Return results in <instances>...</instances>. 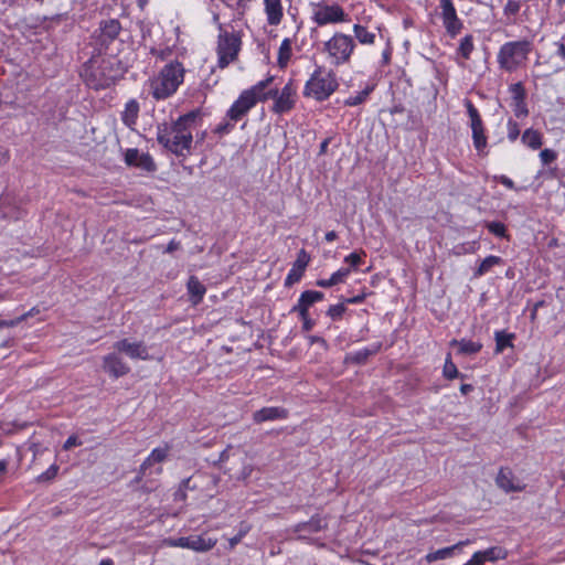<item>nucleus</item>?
<instances>
[{
	"mask_svg": "<svg viewBox=\"0 0 565 565\" xmlns=\"http://www.w3.org/2000/svg\"><path fill=\"white\" fill-rule=\"evenodd\" d=\"M201 121V110L194 109L171 122L157 126V141L167 151L177 157H188L193 149V131Z\"/></svg>",
	"mask_w": 565,
	"mask_h": 565,
	"instance_id": "f257e3e1",
	"label": "nucleus"
},
{
	"mask_svg": "<svg viewBox=\"0 0 565 565\" xmlns=\"http://www.w3.org/2000/svg\"><path fill=\"white\" fill-rule=\"evenodd\" d=\"M184 68L181 63L167 64L159 75L150 83L151 94L154 99H166L172 96L183 83Z\"/></svg>",
	"mask_w": 565,
	"mask_h": 565,
	"instance_id": "f03ea898",
	"label": "nucleus"
},
{
	"mask_svg": "<svg viewBox=\"0 0 565 565\" xmlns=\"http://www.w3.org/2000/svg\"><path fill=\"white\" fill-rule=\"evenodd\" d=\"M338 79L331 70L317 66L303 88V96L318 102L328 99L338 88Z\"/></svg>",
	"mask_w": 565,
	"mask_h": 565,
	"instance_id": "7ed1b4c3",
	"label": "nucleus"
},
{
	"mask_svg": "<svg viewBox=\"0 0 565 565\" xmlns=\"http://www.w3.org/2000/svg\"><path fill=\"white\" fill-rule=\"evenodd\" d=\"M273 82V77L259 81L257 84L241 93L238 98L227 110V117L233 121L242 119L259 100L268 98L267 87Z\"/></svg>",
	"mask_w": 565,
	"mask_h": 565,
	"instance_id": "20e7f679",
	"label": "nucleus"
},
{
	"mask_svg": "<svg viewBox=\"0 0 565 565\" xmlns=\"http://www.w3.org/2000/svg\"><path fill=\"white\" fill-rule=\"evenodd\" d=\"M532 50L533 44L529 40L507 42L498 52V64L507 72H514L526 63Z\"/></svg>",
	"mask_w": 565,
	"mask_h": 565,
	"instance_id": "39448f33",
	"label": "nucleus"
},
{
	"mask_svg": "<svg viewBox=\"0 0 565 565\" xmlns=\"http://www.w3.org/2000/svg\"><path fill=\"white\" fill-rule=\"evenodd\" d=\"M354 49L353 38L341 32H335L323 45V52L327 54L330 64L335 66L348 63Z\"/></svg>",
	"mask_w": 565,
	"mask_h": 565,
	"instance_id": "423d86ee",
	"label": "nucleus"
},
{
	"mask_svg": "<svg viewBox=\"0 0 565 565\" xmlns=\"http://www.w3.org/2000/svg\"><path fill=\"white\" fill-rule=\"evenodd\" d=\"M242 47L241 35L235 31H227L220 26L217 36V66L220 68L227 67L231 63L237 60L238 53Z\"/></svg>",
	"mask_w": 565,
	"mask_h": 565,
	"instance_id": "0eeeda50",
	"label": "nucleus"
},
{
	"mask_svg": "<svg viewBox=\"0 0 565 565\" xmlns=\"http://www.w3.org/2000/svg\"><path fill=\"white\" fill-rule=\"evenodd\" d=\"M311 19L319 26L349 21V17L342 7L337 3L327 4L323 2L313 4Z\"/></svg>",
	"mask_w": 565,
	"mask_h": 565,
	"instance_id": "6e6552de",
	"label": "nucleus"
},
{
	"mask_svg": "<svg viewBox=\"0 0 565 565\" xmlns=\"http://www.w3.org/2000/svg\"><path fill=\"white\" fill-rule=\"evenodd\" d=\"M124 162L129 168L138 169L143 173H154L157 163L149 152L139 151L137 148H128L124 151Z\"/></svg>",
	"mask_w": 565,
	"mask_h": 565,
	"instance_id": "1a4fd4ad",
	"label": "nucleus"
},
{
	"mask_svg": "<svg viewBox=\"0 0 565 565\" xmlns=\"http://www.w3.org/2000/svg\"><path fill=\"white\" fill-rule=\"evenodd\" d=\"M268 98H275L273 110L277 114H284L291 110L296 104L297 88L294 83L288 82L280 93L277 90H266Z\"/></svg>",
	"mask_w": 565,
	"mask_h": 565,
	"instance_id": "9d476101",
	"label": "nucleus"
},
{
	"mask_svg": "<svg viewBox=\"0 0 565 565\" xmlns=\"http://www.w3.org/2000/svg\"><path fill=\"white\" fill-rule=\"evenodd\" d=\"M168 454L169 448L167 446L154 448L141 463L137 477L138 481H140L143 477L160 475L162 472L161 463L167 459Z\"/></svg>",
	"mask_w": 565,
	"mask_h": 565,
	"instance_id": "9b49d317",
	"label": "nucleus"
},
{
	"mask_svg": "<svg viewBox=\"0 0 565 565\" xmlns=\"http://www.w3.org/2000/svg\"><path fill=\"white\" fill-rule=\"evenodd\" d=\"M168 544L174 547L190 548L196 552H205L214 547L216 541L206 539L201 535H191L179 539H170Z\"/></svg>",
	"mask_w": 565,
	"mask_h": 565,
	"instance_id": "f8f14e48",
	"label": "nucleus"
},
{
	"mask_svg": "<svg viewBox=\"0 0 565 565\" xmlns=\"http://www.w3.org/2000/svg\"><path fill=\"white\" fill-rule=\"evenodd\" d=\"M441 18L447 33L454 38L460 33L462 22L459 20L451 0H440Z\"/></svg>",
	"mask_w": 565,
	"mask_h": 565,
	"instance_id": "ddd939ff",
	"label": "nucleus"
},
{
	"mask_svg": "<svg viewBox=\"0 0 565 565\" xmlns=\"http://www.w3.org/2000/svg\"><path fill=\"white\" fill-rule=\"evenodd\" d=\"M97 62L90 60L85 64L82 76L89 88L99 90L106 86V76L104 71L96 66Z\"/></svg>",
	"mask_w": 565,
	"mask_h": 565,
	"instance_id": "4468645a",
	"label": "nucleus"
},
{
	"mask_svg": "<svg viewBox=\"0 0 565 565\" xmlns=\"http://www.w3.org/2000/svg\"><path fill=\"white\" fill-rule=\"evenodd\" d=\"M116 350L120 353H125L131 359L148 360L149 353L147 347L142 342H131L124 339L116 343Z\"/></svg>",
	"mask_w": 565,
	"mask_h": 565,
	"instance_id": "2eb2a0df",
	"label": "nucleus"
},
{
	"mask_svg": "<svg viewBox=\"0 0 565 565\" xmlns=\"http://www.w3.org/2000/svg\"><path fill=\"white\" fill-rule=\"evenodd\" d=\"M323 298L324 295L321 291L306 290L300 295L298 302L292 307L291 312L308 313L309 308L313 303L321 301Z\"/></svg>",
	"mask_w": 565,
	"mask_h": 565,
	"instance_id": "dca6fc26",
	"label": "nucleus"
},
{
	"mask_svg": "<svg viewBox=\"0 0 565 565\" xmlns=\"http://www.w3.org/2000/svg\"><path fill=\"white\" fill-rule=\"evenodd\" d=\"M309 263V256L305 252V249H301L298 254L297 260L294 263L292 268L289 270L286 279H285V286H291L295 282L299 281L302 277V274Z\"/></svg>",
	"mask_w": 565,
	"mask_h": 565,
	"instance_id": "f3484780",
	"label": "nucleus"
},
{
	"mask_svg": "<svg viewBox=\"0 0 565 565\" xmlns=\"http://www.w3.org/2000/svg\"><path fill=\"white\" fill-rule=\"evenodd\" d=\"M287 411L282 407H264L253 414L255 423L287 418Z\"/></svg>",
	"mask_w": 565,
	"mask_h": 565,
	"instance_id": "a211bd4d",
	"label": "nucleus"
},
{
	"mask_svg": "<svg viewBox=\"0 0 565 565\" xmlns=\"http://www.w3.org/2000/svg\"><path fill=\"white\" fill-rule=\"evenodd\" d=\"M265 13L269 25H278L284 17L280 0H264Z\"/></svg>",
	"mask_w": 565,
	"mask_h": 565,
	"instance_id": "6ab92c4d",
	"label": "nucleus"
},
{
	"mask_svg": "<svg viewBox=\"0 0 565 565\" xmlns=\"http://www.w3.org/2000/svg\"><path fill=\"white\" fill-rule=\"evenodd\" d=\"M327 526V523L323 519L319 516L311 518L308 522L299 523L295 527V532L299 533V537L305 539L302 533H316L321 531Z\"/></svg>",
	"mask_w": 565,
	"mask_h": 565,
	"instance_id": "aec40b11",
	"label": "nucleus"
},
{
	"mask_svg": "<svg viewBox=\"0 0 565 565\" xmlns=\"http://www.w3.org/2000/svg\"><path fill=\"white\" fill-rule=\"evenodd\" d=\"M469 541H461L452 546L444 547L434 552L428 553L425 558L428 563H434L439 559H446L454 555V552L461 546L468 544Z\"/></svg>",
	"mask_w": 565,
	"mask_h": 565,
	"instance_id": "412c9836",
	"label": "nucleus"
},
{
	"mask_svg": "<svg viewBox=\"0 0 565 565\" xmlns=\"http://www.w3.org/2000/svg\"><path fill=\"white\" fill-rule=\"evenodd\" d=\"M186 287L191 301L194 305H198L205 295L206 289L204 285L195 276H191L189 278Z\"/></svg>",
	"mask_w": 565,
	"mask_h": 565,
	"instance_id": "4be33fe9",
	"label": "nucleus"
},
{
	"mask_svg": "<svg viewBox=\"0 0 565 565\" xmlns=\"http://www.w3.org/2000/svg\"><path fill=\"white\" fill-rule=\"evenodd\" d=\"M482 564L486 562H497L499 559H504L508 556V552L500 546H492L484 551L477 552Z\"/></svg>",
	"mask_w": 565,
	"mask_h": 565,
	"instance_id": "5701e85b",
	"label": "nucleus"
},
{
	"mask_svg": "<svg viewBox=\"0 0 565 565\" xmlns=\"http://www.w3.org/2000/svg\"><path fill=\"white\" fill-rule=\"evenodd\" d=\"M138 114L139 105L136 100L131 99L125 105V109L121 113V120L127 127L132 128L137 121Z\"/></svg>",
	"mask_w": 565,
	"mask_h": 565,
	"instance_id": "b1692460",
	"label": "nucleus"
},
{
	"mask_svg": "<svg viewBox=\"0 0 565 565\" xmlns=\"http://www.w3.org/2000/svg\"><path fill=\"white\" fill-rule=\"evenodd\" d=\"M497 484L505 492L518 491L521 488L514 483L512 472L508 469H501L497 476Z\"/></svg>",
	"mask_w": 565,
	"mask_h": 565,
	"instance_id": "393cba45",
	"label": "nucleus"
},
{
	"mask_svg": "<svg viewBox=\"0 0 565 565\" xmlns=\"http://www.w3.org/2000/svg\"><path fill=\"white\" fill-rule=\"evenodd\" d=\"M452 347L458 348V352L461 354H476L478 353L482 345L479 342H475L471 340H452L450 343Z\"/></svg>",
	"mask_w": 565,
	"mask_h": 565,
	"instance_id": "a878e982",
	"label": "nucleus"
},
{
	"mask_svg": "<svg viewBox=\"0 0 565 565\" xmlns=\"http://www.w3.org/2000/svg\"><path fill=\"white\" fill-rule=\"evenodd\" d=\"M292 42L290 39L286 38L280 43L279 50H278V65L280 67H286L289 63L291 55H292Z\"/></svg>",
	"mask_w": 565,
	"mask_h": 565,
	"instance_id": "bb28decb",
	"label": "nucleus"
},
{
	"mask_svg": "<svg viewBox=\"0 0 565 565\" xmlns=\"http://www.w3.org/2000/svg\"><path fill=\"white\" fill-rule=\"evenodd\" d=\"M522 142L529 148L536 150L542 146V135L534 129H526L522 135Z\"/></svg>",
	"mask_w": 565,
	"mask_h": 565,
	"instance_id": "cd10ccee",
	"label": "nucleus"
},
{
	"mask_svg": "<svg viewBox=\"0 0 565 565\" xmlns=\"http://www.w3.org/2000/svg\"><path fill=\"white\" fill-rule=\"evenodd\" d=\"M495 338V353H502L505 348L513 347V333H507L504 331H497L494 334Z\"/></svg>",
	"mask_w": 565,
	"mask_h": 565,
	"instance_id": "c85d7f7f",
	"label": "nucleus"
},
{
	"mask_svg": "<svg viewBox=\"0 0 565 565\" xmlns=\"http://www.w3.org/2000/svg\"><path fill=\"white\" fill-rule=\"evenodd\" d=\"M502 264V258L499 256L490 255L486 257L478 268L475 270V277H481L490 271V269L495 266Z\"/></svg>",
	"mask_w": 565,
	"mask_h": 565,
	"instance_id": "c756f323",
	"label": "nucleus"
},
{
	"mask_svg": "<svg viewBox=\"0 0 565 565\" xmlns=\"http://www.w3.org/2000/svg\"><path fill=\"white\" fill-rule=\"evenodd\" d=\"M465 106L467 108V113L470 118L471 130L483 128V122H482L481 116H480L478 109L471 103V100L465 99Z\"/></svg>",
	"mask_w": 565,
	"mask_h": 565,
	"instance_id": "7c9ffc66",
	"label": "nucleus"
},
{
	"mask_svg": "<svg viewBox=\"0 0 565 565\" xmlns=\"http://www.w3.org/2000/svg\"><path fill=\"white\" fill-rule=\"evenodd\" d=\"M353 32L361 44H373L375 42V34L361 24H354Z\"/></svg>",
	"mask_w": 565,
	"mask_h": 565,
	"instance_id": "2f4dec72",
	"label": "nucleus"
},
{
	"mask_svg": "<svg viewBox=\"0 0 565 565\" xmlns=\"http://www.w3.org/2000/svg\"><path fill=\"white\" fill-rule=\"evenodd\" d=\"M373 90L372 86L365 87L363 90L356 93L355 95H351L344 100V104L347 106H358L362 103H364L370 95V93Z\"/></svg>",
	"mask_w": 565,
	"mask_h": 565,
	"instance_id": "473e14b6",
	"label": "nucleus"
},
{
	"mask_svg": "<svg viewBox=\"0 0 565 565\" xmlns=\"http://www.w3.org/2000/svg\"><path fill=\"white\" fill-rule=\"evenodd\" d=\"M473 49H475V45H473V38H472V35H466L460 41V45L458 47V53L465 60H469Z\"/></svg>",
	"mask_w": 565,
	"mask_h": 565,
	"instance_id": "72a5a7b5",
	"label": "nucleus"
},
{
	"mask_svg": "<svg viewBox=\"0 0 565 565\" xmlns=\"http://www.w3.org/2000/svg\"><path fill=\"white\" fill-rule=\"evenodd\" d=\"M471 131L473 146L479 153H482L487 147V137L484 134V128L473 129Z\"/></svg>",
	"mask_w": 565,
	"mask_h": 565,
	"instance_id": "f704fd0d",
	"label": "nucleus"
},
{
	"mask_svg": "<svg viewBox=\"0 0 565 565\" xmlns=\"http://www.w3.org/2000/svg\"><path fill=\"white\" fill-rule=\"evenodd\" d=\"M365 255L366 254L364 250L351 253L350 255L344 257V263L349 265L348 268H350L351 270L358 269V267L362 264Z\"/></svg>",
	"mask_w": 565,
	"mask_h": 565,
	"instance_id": "c9c22d12",
	"label": "nucleus"
},
{
	"mask_svg": "<svg viewBox=\"0 0 565 565\" xmlns=\"http://www.w3.org/2000/svg\"><path fill=\"white\" fill-rule=\"evenodd\" d=\"M478 249L477 242L458 244L452 248V254L461 256L465 254H473Z\"/></svg>",
	"mask_w": 565,
	"mask_h": 565,
	"instance_id": "e433bc0d",
	"label": "nucleus"
},
{
	"mask_svg": "<svg viewBox=\"0 0 565 565\" xmlns=\"http://www.w3.org/2000/svg\"><path fill=\"white\" fill-rule=\"evenodd\" d=\"M129 367L120 361L108 358V371H111L116 377L128 372Z\"/></svg>",
	"mask_w": 565,
	"mask_h": 565,
	"instance_id": "4c0bfd02",
	"label": "nucleus"
},
{
	"mask_svg": "<svg viewBox=\"0 0 565 565\" xmlns=\"http://www.w3.org/2000/svg\"><path fill=\"white\" fill-rule=\"evenodd\" d=\"M509 90L511 94L512 103L521 102V100L525 99V89H524L522 83L519 82V83L512 84L510 86Z\"/></svg>",
	"mask_w": 565,
	"mask_h": 565,
	"instance_id": "58836bf2",
	"label": "nucleus"
},
{
	"mask_svg": "<svg viewBox=\"0 0 565 565\" xmlns=\"http://www.w3.org/2000/svg\"><path fill=\"white\" fill-rule=\"evenodd\" d=\"M443 373H444V376L448 380H452V379L459 376L458 369H457L456 364L451 361L449 355L447 356V359L445 361Z\"/></svg>",
	"mask_w": 565,
	"mask_h": 565,
	"instance_id": "ea45409f",
	"label": "nucleus"
},
{
	"mask_svg": "<svg viewBox=\"0 0 565 565\" xmlns=\"http://www.w3.org/2000/svg\"><path fill=\"white\" fill-rule=\"evenodd\" d=\"M125 50L129 51L130 45L124 43L121 40L117 39H108V54H114L115 51L124 52Z\"/></svg>",
	"mask_w": 565,
	"mask_h": 565,
	"instance_id": "a19ab883",
	"label": "nucleus"
},
{
	"mask_svg": "<svg viewBox=\"0 0 565 565\" xmlns=\"http://www.w3.org/2000/svg\"><path fill=\"white\" fill-rule=\"evenodd\" d=\"M487 228L495 236L505 237L507 235L505 225L501 222H489L487 223Z\"/></svg>",
	"mask_w": 565,
	"mask_h": 565,
	"instance_id": "79ce46f5",
	"label": "nucleus"
},
{
	"mask_svg": "<svg viewBox=\"0 0 565 565\" xmlns=\"http://www.w3.org/2000/svg\"><path fill=\"white\" fill-rule=\"evenodd\" d=\"M347 308L343 303L332 305L329 307L327 315L332 320H339L342 318L343 313L345 312Z\"/></svg>",
	"mask_w": 565,
	"mask_h": 565,
	"instance_id": "37998d69",
	"label": "nucleus"
},
{
	"mask_svg": "<svg viewBox=\"0 0 565 565\" xmlns=\"http://www.w3.org/2000/svg\"><path fill=\"white\" fill-rule=\"evenodd\" d=\"M350 273H351L350 268H340L337 271H334L331 275V279H332L334 286L338 284L344 282L345 279L348 278V276L350 275Z\"/></svg>",
	"mask_w": 565,
	"mask_h": 565,
	"instance_id": "c03bdc74",
	"label": "nucleus"
},
{
	"mask_svg": "<svg viewBox=\"0 0 565 565\" xmlns=\"http://www.w3.org/2000/svg\"><path fill=\"white\" fill-rule=\"evenodd\" d=\"M58 467L56 465H52L46 471H44L38 477V480L40 482L50 481L56 477Z\"/></svg>",
	"mask_w": 565,
	"mask_h": 565,
	"instance_id": "a18cd8bd",
	"label": "nucleus"
},
{
	"mask_svg": "<svg viewBox=\"0 0 565 565\" xmlns=\"http://www.w3.org/2000/svg\"><path fill=\"white\" fill-rule=\"evenodd\" d=\"M511 107L516 117H525L527 115V107L524 100L511 103Z\"/></svg>",
	"mask_w": 565,
	"mask_h": 565,
	"instance_id": "49530a36",
	"label": "nucleus"
},
{
	"mask_svg": "<svg viewBox=\"0 0 565 565\" xmlns=\"http://www.w3.org/2000/svg\"><path fill=\"white\" fill-rule=\"evenodd\" d=\"M520 135V128L518 122L513 120L508 121V138L510 141H515Z\"/></svg>",
	"mask_w": 565,
	"mask_h": 565,
	"instance_id": "de8ad7c7",
	"label": "nucleus"
},
{
	"mask_svg": "<svg viewBox=\"0 0 565 565\" xmlns=\"http://www.w3.org/2000/svg\"><path fill=\"white\" fill-rule=\"evenodd\" d=\"M540 158L544 164H550L556 159V152L551 149H544L540 152Z\"/></svg>",
	"mask_w": 565,
	"mask_h": 565,
	"instance_id": "09e8293b",
	"label": "nucleus"
},
{
	"mask_svg": "<svg viewBox=\"0 0 565 565\" xmlns=\"http://www.w3.org/2000/svg\"><path fill=\"white\" fill-rule=\"evenodd\" d=\"M120 32V24L116 20L108 21V39H116Z\"/></svg>",
	"mask_w": 565,
	"mask_h": 565,
	"instance_id": "8fccbe9b",
	"label": "nucleus"
},
{
	"mask_svg": "<svg viewBox=\"0 0 565 565\" xmlns=\"http://www.w3.org/2000/svg\"><path fill=\"white\" fill-rule=\"evenodd\" d=\"M374 351H370L367 349H363V350H360L358 352H355L353 354V361H355L356 363H363L364 361H366V359L373 354Z\"/></svg>",
	"mask_w": 565,
	"mask_h": 565,
	"instance_id": "3c124183",
	"label": "nucleus"
},
{
	"mask_svg": "<svg viewBox=\"0 0 565 565\" xmlns=\"http://www.w3.org/2000/svg\"><path fill=\"white\" fill-rule=\"evenodd\" d=\"M302 320V330L310 331L315 327V321L309 317L308 313H298Z\"/></svg>",
	"mask_w": 565,
	"mask_h": 565,
	"instance_id": "603ef678",
	"label": "nucleus"
},
{
	"mask_svg": "<svg viewBox=\"0 0 565 565\" xmlns=\"http://www.w3.org/2000/svg\"><path fill=\"white\" fill-rule=\"evenodd\" d=\"M82 445V441L78 439L77 436L73 435V436H70L66 441L64 443L63 445V449L64 450H70L72 449L73 447H77V446H81Z\"/></svg>",
	"mask_w": 565,
	"mask_h": 565,
	"instance_id": "864d4df0",
	"label": "nucleus"
},
{
	"mask_svg": "<svg viewBox=\"0 0 565 565\" xmlns=\"http://www.w3.org/2000/svg\"><path fill=\"white\" fill-rule=\"evenodd\" d=\"M247 532H248V527H245V529L241 530L237 535L230 539V547L233 548L235 545H237L242 541V539L246 535Z\"/></svg>",
	"mask_w": 565,
	"mask_h": 565,
	"instance_id": "5fc2aeb1",
	"label": "nucleus"
},
{
	"mask_svg": "<svg viewBox=\"0 0 565 565\" xmlns=\"http://www.w3.org/2000/svg\"><path fill=\"white\" fill-rule=\"evenodd\" d=\"M520 10V4L516 1H508L504 7L505 13L515 14Z\"/></svg>",
	"mask_w": 565,
	"mask_h": 565,
	"instance_id": "6e6d98bb",
	"label": "nucleus"
},
{
	"mask_svg": "<svg viewBox=\"0 0 565 565\" xmlns=\"http://www.w3.org/2000/svg\"><path fill=\"white\" fill-rule=\"evenodd\" d=\"M495 179L501 183L503 184L504 186L509 188V189H514V182L508 178L507 175H500V177H495Z\"/></svg>",
	"mask_w": 565,
	"mask_h": 565,
	"instance_id": "4d7b16f0",
	"label": "nucleus"
},
{
	"mask_svg": "<svg viewBox=\"0 0 565 565\" xmlns=\"http://www.w3.org/2000/svg\"><path fill=\"white\" fill-rule=\"evenodd\" d=\"M38 312H39V310L36 308H32L30 311H28V312L21 315L20 317H18L15 319V321H18V324H19V323L25 321L29 317H32V316H34Z\"/></svg>",
	"mask_w": 565,
	"mask_h": 565,
	"instance_id": "13d9d810",
	"label": "nucleus"
},
{
	"mask_svg": "<svg viewBox=\"0 0 565 565\" xmlns=\"http://www.w3.org/2000/svg\"><path fill=\"white\" fill-rule=\"evenodd\" d=\"M316 285L321 288H330V287L334 286L331 277L329 279H318L316 281Z\"/></svg>",
	"mask_w": 565,
	"mask_h": 565,
	"instance_id": "bf43d9fd",
	"label": "nucleus"
},
{
	"mask_svg": "<svg viewBox=\"0 0 565 565\" xmlns=\"http://www.w3.org/2000/svg\"><path fill=\"white\" fill-rule=\"evenodd\" d=\"M15 326H18V321H15V319H12V320H2V319H0V329L13 328Z\"/></svg>",
	"mask_w": 565,
	"mask_h": 565,
	"instance_id": "052dcab7",
	"label": "nucleus"
},
{
	"mask_svg": "<svg viewBox=\"0 0 565 565\" xmlns=\"http://www.w3.org/2000/svg\"><path fill=\"white\" fill-rule=\"evenodd\" d=\"M465 565H482L477 552L472 555V557Z\"/></svg>",
	"mask_w": 565,
	"mask_h": 565,
	"instance_id": "680f3d73",
	"label": "nucleus"
},
{
	"mask_svg": "<svg viewBox=\"0 0 565 565\" xmlns=\"http://www.w3.org/2000/svg\"><path fill=\"white\" fill-rule=\"evenodd\" d=\"M179 246H180V244H179L178 242H175V241H171V242L168 244V246H167V248H166V252H168V253H172L173 250L178 249V248H179Z\"/></svg>",
	"mask_w": 565,
	"mask_h": 565,
	"instance_id": "e2e57ef3",
	"label": "nucleus"
},
{
	"mask_svg": "<svg viewBox=\"0 0 565 565\" xmlns=\"http://www.w3.org/2000/svg\"><path fill=\"white\" fill-rule=\"evenodd\" d=\"M557 51L556 54L561 56L563 60H565V45L563 43H556Z\"/></svg>",
	"mask_w": 565,
	"mask_h": 565,
	"instance_id": "0e129e2a",
	"label": "nucleus"
},
{
	"mask_svg": "<svg viewBox=\"0 0 565 565\" xmlns=\"http://www.w3.org/2000/svg\"><path fill=\"white\" fill-rule=\"evenodd\" d=\"M364 300V296L363 295H359V296H355V297H352V298H349L347 299V302L348 303H360Z\"/></svg>",
	"mask_w": 565,
	"mask_h": 565,
	"instance_id": "69168bd1",
	"label": "nucleus"
},
{
	"mask_svg": "<svg viewBox=\"0 0 565 565\" xmlns=\"http://www.w3.org/2000/svg\"><path fill=\"white\" fill-rule=\"evenodd\" d=\"M472 390H473V386H472V385H470V384H462V385L460 386V392H461V394H463V395H467V394H468V393H470Z\"/></svg>",
	"mask_w": 565,
	"mask_h": 565,
	"instance_id": "338daca9",
	"label": "nucleus"
},
{
	"mask_svg": "<svg viewBox=\"0 0 565 565\" xmlns=\"http://www.w3.org/2000/svg\"><path fill=\"white\" fill-rule=\"evenodd\" d=\"M328 146H329V139H324V140L321 142V145H320L319 153H320V154H324V153L327 152Z\"/></svg>",
	"mask_w": 565,
	"mask_h": 565,
	"instance_id": "774afa93",
	"label": "nucleus"
}]
</instances>
